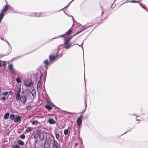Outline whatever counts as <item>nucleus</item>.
<instances>
[{"instance_id": "obj_1", "label": "nucleus", "mask_w": 148, "mask_h": 148, "mask_svg": "<svg viewBox=\"0 0 148 148\" xmlns=\"http://www.w3.org/2000/svg\"><path fill=\"white\" fill-rule=\"evenodd\" d=\"M58 58H58V55L56 53V55L54 54L50 55L49 56V61L48 60L46 59L43 62V63L45 64L46 69H47L48 66L50 65H52L57 60Z\"/></svg>"}, {"instance_id": "obj_2", "label": "nucleus", "mask_w": 148, "mask_h": 148, "mask_svg": "<svg viewBox=\"0 0 148 148\" xmlns=\"http://www.w3.org/2000/svg\"><path fill=\"white\" fill-rule=\"evenodd\" d=\"M18 89L16 92H15L16 99V101H18L20 99L21 102L23 104H25L26 101V97L25 95L20 96L21 92V87H18Z\"/></svg>"}, {"instance_id": "obj_3", "label": "nucleus", "mask_w": 148, "mask_h": 148, "mask_svg": "<svg viewBox=\"0 0 148 148\" xmlns=\"http://www.w3.org/2000/svg\"><path fill=\"white\" fill-rule=\"evenodd\" d=\"M65 51L64 47V45L62 44L59 46L58 48L56 54L58 55V58H61L63 54H65Z\"/></svg>"}, {"instance_id": "obj_4", "label": "nucleus", "mask_w": 148, "mask_h": 148, "mask_svg": "<svg viewBox=\"0 0 148 148\" xmlns=\"http://www.w3.org/2000/svg\"><path fill=\"white\" fill-rule=\"evenodd\" d=\"M9 7L11 8V7H10L8 5L6 4L4 5L3 8L1 9L0 13V23H1V20L5 15V12L9 8Z\"/></svg>"}, {"instance_id": "obj_5", "label": "nucleus", "mask_w": 148, "mask_h": 148, "mask_svg": "<svg viewBox=\"0 0 148 148\" xmlns=\"http://www.w3.org/2000/svg\"><path fill=\"white\" fill-rule=\"evenodd\" d=\"M8 31V28L7 25L5 23H2L0 25V32L3 34H6Z\"/></svg>"}, {"instance_id": "obj_6", "label": "nucleus", "mask_w": 148, "mask_h": 148, "mask_svg": "<svg viewBox=\"0 0 148 148\" xmlns=\"http://www.w3.org/2000/svg\"><path fill=\"white\" fill-rule=\"evenodd\" d=\"M41 132L40 130H36V133L34 136H35L36 137H38L40 140V141H42L44 139V135L43 133H42V136L41 137Z\"/></svg>"}, {"instance_id": "obj_7", "label": "nucleus", "mask_w": 148, "mask_h": 148, "mask_svg": "<svg viewBox=\"0 0 148 148\" xmlns=\"http://www.w3.org/2000/svg\"><path fill=\"white\" fill-rule=\"evenodd\" d=\"M82 114L80 115L77 118L76 121V123H77V125L79 127V129L80 127L81 126L82 123Z\"/></svg>"}, {"instance_id": "obj_8", "label": "nucleus", "mask_w": 148, "mask_h": 148, "mask_svg": "<svg viewBox=\"0 0 148 148\" xmlns=\"http://www.w3.org/2000/svg\"><path fill=\"white\" fill-rule=\"evenodd\" d=\"M72 33V31L71 29V28H70L68 31L66 32L64 34L59 36L60 37H63L65 38H68V36Z\"/></svg>"}, {"instance_id": "obj_9", "label": "nucleus", "mask_w": 148, "mask_h": 148, "mask_svg": "<svg viewBox=\"0 0 148 148\" xmlns=\"http://www.w3.org/2000/svg\"><path fill=\"white\" fill-rule=\"evenodd\" d=\"M32 85L33 84L32 82V80L31 79L30 81L29 82L27 80H26L24 82V85L26 87H31Z\"/></svg>"}, {"instance_id": "obj_10", "label": "nucleus", "mask_w": 148, "mask_h": 148, "mask_svg": "<svg viewBox=\"0 0 148 148\" xmlns=\"http://www.w3.org/2000/svg\"><path fill=\"white\" fill-rule=\"evenodd\" d=\"M47 16V15L45 12H36V17H40Z\"/></svg>"}, {"instance_id": "obj_11", "label": "nucleus", "mask_w": 148, "mask_h": 148, "mask_svg": "<svg viewBox=\"0 0 148 148\" xmlns=\"http://www.w3.org/2000/svg\"><path fill=\"white\" fill-rule=\"evenodd\" d=\"M72 44V42H70V43L64 44V48L65 49H69L70 48Z\"/></svg>"}, {"instance_id": "obj_12", "label": "nucleus", "mask_w": 148, "mask_h": 148, "mask_svg": "<svg viewBox=\"0 0 148 148\" xmlns=\"http://www.w3.org/2000/svg\"><path fill=\"white\" fill-rule=\"evenodd\" d=\"M64 44L65 43H70V42L72 38V37H71L70 38H65L64 37Z\"/></svg>"}, {"instance_id": "obj_13", "label": "nucleus", "mask_w": 148, "mask_h": 148, "mask_svg": "<svg viewBox=\"0 0 148 148\" xmlns=\"http://www.w3.org/2000/svg\"><path fill=\"white\" fill-rule=\"evenodd\" d=\"M36 50H35V51ZM34 50L33 51H32L31 52H29V53H27L25 54H23V55H20L19 56H18L17 57H15V58H13V59H14V60H16V59H17L20 58H21L22 57H23V56H25V55H27V54H28L29 53H32V52H33L34 51Z\"/></svg>"}, {"instance_id": "obj_14", "label": "nucleus", "mask_w": 148, "mask_h": 148, "mask_svg": "<svg viewBox=\"0 0 148 148\" xmlns=\"http://www.w3.org/2000/svg\"><path fill=\"white\" fill-rule=\"evenodd\" d=\"M21 120V117L20 116H17L15 117L14 119V122L17 123L20 121Z\"/></svg>"}, {"instance_id": "obj_15", "label": "nucleus", "mask_w": 148, "mask_h": 148, "mask_svg": "<svg viewBox=\"0 0 148 148\" xmlns=\"http://www.w3.org/2000/svg\"><path fill=\"white\" fill-rule=\"evenodd\" d=\"M48 122L51 124H55L56 123V121L53 120L52 118H50L48 120Z\"/></svg>"}, {"instance_id": "obj_16", "label": "nucleus", "mask_w": 148, "mask_h": 148, "mask_svg": "<svg viewBox=\"0 0 148 148\" xmlns=\"http://www.w3.org/2000/svg\"><path fill=\"white\" fill-rule=\"evenodd\" d=\"M46 140H45L44 142V145L43 148H50V146L48 143L46 142Z\"/></svg>"}, {"instance_id": "obj_17", "label": "nucleus", "mask_w": 148, "mask_h": 148, "mask_svg": "<svg viewBox=\"0 0 148 148\" xmlns=\"http://www.w3.org/2000/svg\"><path fill=\"white\" fill-rule=\"evenodd\" d=\"M45 108L48 110H51L52 109V106L51 104L49 105L48 104L46 105L45 106Z\"/></svg>"}, {"instance_id": "obj_18", "label": "nucleus", "mask_w": 148, "mask_h": 148, "mask_svg": "<svg viewBox=\"0 0 148 148\" xmlns=\"http://www.w3.org/2000/svg\"><path fill=\"white\" fill-rule=\"evenodd\" d=\"M17 143L19 145L21 146L24 145H25L24 143L21 140H18L17 141Z\"/></svg>"}, {"instance_id": "obj_19", "label": "nucleus", "mask_w": 148, "mask_h": 148, "mask_svg": "<svg viewBox=\"0 0 148 148\" xmlns=\"http://www.w3.org/2000/svg\"><path fill=\"white\" fill-rule=\"evenodd\" d=\"M74 0H72L68 4V5L65 6V7H64V8H62V9L60 10H58V11H57L56 12H58L59 11H60L62 10L64 8H65V9H66L70 5V4H71V3L72 2H73Z\"/></svg>"}, {"instance_id": "obj_20", "label": "nucleus", "mask_w": 148, "mask_h": 148, "mask_svg": "<svg viewBox=\"0 0 148 148\" xmlns=\"http://www.w3.org/2000/svg\"><path fill=\"white\" fill-rule=\"evenodd\" d=\"M84 27L82 25V27L80 28L79 29V31H77V34H79V33H80L82 32L84 30H85L84 28Z\"/></svg>"}, {"instance_id": "obj_21", "label": "nucleus", "mask_w": 148, "mask_h": 148, "mask_svg": "<svg viewBox=\"0 0 148 148\" xmlns=\"http://www.w3.org/2000/svg\"><path fill=\"white\" fill-rule=\"evenodd\" d=\"M105 13H106V12L105 11H103L102 12L101 14V16H102V17H103V19H104L105 18H107V17L108 16H105V15H104ZM103 20H104V19L102 21H103Z\"/></svg>"}, {"instance_id": "obj_22", "label": "nucleus", "mask_w": 148, "mask_h": 148, "mask_svg": "<svg viewBox=\"0 0 148 148\" xmlns=\"http://www.w3.org/2000/svg\"><path fill=\"white\" fill-rule=\"evenodd\" d=\"M53 142L54 146L56 148H58V147L60 146L58 144L56 141L54 140Z\"/></svg>"}, {"instance_id": "obj_23", "label": "nucleus", "mask_w": 148, "mask_h": 148, "mask_svg": "<svg viewBox=\"0 0 148 148\" xmlns=\"http://www.w3.org/2000/svg\"><path fill=\"white\" fill-rule=\"evenodd\" d=\"M92 26L91 25H90L89 23H87L86 25L83 26L84 29L85 30L88 28Z\"/></svg>"}, {"instance_id": "obj_24", "label": "nucleus", "mask_w": 148, "mask_h": 148, "mask_svg": "<svg viewBox=\"0 0 148 148\" xmlns=\"http://www.w3.org/2000/svg\"><path fill=\"white\" fill-rule=\"evenodd\" d=\"M10 115V114L8 112H7L5 113L4 116V118L5 119H8L9 116Z\"/></svg>"}, {"instance_id": "obj_25", "label": "nucleus", "mask_w": 148, "mask_h": 148, "mask_svg": "<svg viewBox=\"0 0 148 148\" xmlns=\"http://www.w3.org/2000/svg\"><path fill=\"white\" fill-rule=\"evenodd\" d=\"M12 148H21V147L18 145H13Z\"/></svg>"}, {"instance_id": "obj_26", "label": "nucleus", "mask_w": 148, "mask_h": 148, "mask_svg": "<svg viewBox=\"0 0 148 148\" xmlns=\"http://www.w3.org/2000/svg\"><path fill=\"white\" fill-rule=\"evenodd\" d=\"M31 93L32 95L34 97L36 95V91H35V90L34 89H33Z\"/></svg>"}, {"instance_id": "obj_27", "label": "nucleus", "mask_w": 148, "mask_h": 148, "mask_svg": "<svg viewBox=\"0 0 148 148\" xmlns=\"http://www.w3.org/2000/svg\"><path fill=\"white\" fill-rule=\"evenodd\" d=\"M10 118L11 120H12L15 118V116L14 114H10Z\"/></svg>"}, {"instance_id": "obj_28", "label": "nucleus", "mask_w": 148, "mask_h": 148, "mask_svg": "<svg viewBox=\"0 0 148 148\" xmlns=\"http://www.w3.org/2000/svg\"><path fill=\"white\" fill-rule=\"evenodd\" d=\"M69 127H68V129H66L64 130V134L65 135H66L68 133V129Z\"/></svg>"}, {"instance_id": "obj_29", "label": "nucleus", "mask_w": 148, "mask_h": 148, "mask_svg": "<svg viewBox=\"0 0 148 148\" xmlns=\"http://www.w3.org/2000/svg\"><path fill=\"white\" fill-rule=\"evenodd\" d=\"M55 134L56 139L58 140H59V134L58 133H57L56 132H55Z\"/></svg>"}, {"instance_id": "obj_30", "label": "nucleus", "mask_w": 148, "mask_h": 148, "mask_svg": "<svg viewBox=\"0 0 148 148\" xmlns=\"http://www.w3.org/2000/svg\"><path fill=\"white\" fill-rule=\"evenodd\" d=\"M29 15L31 16L36 17V12H31L29 14Z\"/></svg>"}, {"instance_id": "obj_31", "label": "nucleus", "mask_w": 148, "mask_h": 148, "mask_svg": "<svg viewBox=\"0 0 148 148\" xmlns=\"http://www.w3.org/2000/svg\"><path fill=\"white\" fill-rule=\"evenodd\" d=\"M16 81L18 83H20L21 81V78L19 77H18L16 78Z\"/></svg>"}, {"instance_id": "obj_32", "label": "nucleus", "mask_w": 148, "mask_h": 148, "mask_svg": "<svg viewBox=\"0 0 148 148\" xmlns=\"http://www.w3.org/2000/svg\"><path fill=\"white\" fill-rule=\"evenodd\" d=\"M41 81H40V80H39L37 84V88L38 89L39 88L40 86Z\"/></svg>"}, {"instance_id": "obj_33", "label": "nucleus", "mask_w": 148, "mask_h": 148, "mask_svg": "<svg viewBox=\"0 0 148 148\" xmlns=\"http://www.w3.org/2000/svg\"><path fill=\"white\" fill-rule=\"evenodd\" d=\"M8 68L9 70L12 69L14 68L13 65L12 64H10L8 66Z\"/></svg>"}, {"instance_id": "obj_34", "label": "nucleus", "mask_w": 148, "mask_h": 148, "mask_svg": "<svg viewBox=\"0 0 148 148\" xmlns=\"http://www.w3.org/2000/svg\"><path fill=\"white\" fill-rule=\"evenodd\" d=\"M19 137H20L21 139H24L25 138V135L24 134H22L20 135V136H19Z\"/></svg>"}, {"instance_id": "obj_35", "label": "nucleus", "mask_w": 148, "mask_h": 148, "mask_svg": "<svg viewBox=\"0 0 148 148\" xmlns=\"http://www.w3.org/2000/svg\"><path fill=\"white\" fill-rule=\"evenodd\" d=\"M60 37V36H58L55 37H54V38H51V39H49V42H51V41H52L54 39L58 38H59Z\"/></svg>"}, {"instance_id": "obj_36", "label": "nucleus", "mask_w": 148, "mask_h": 148, "mask_svg": "<svg viewBox=\"0 0 148 148\" xmlns=\"http://www.w3.org/2000/svg\"><path fill=\"white\" fill-rule=\"evenodd\" d=\"M32 129L30 127H28L25 130V131L26 132L28 133L31 131Z\"/></svg>"}, {"instance_id": "obj_37", "label": "nucleus", "mask_w": 148, "mask_h": 148, "mask_svg": "<svg viewBox=\"0 0 148 148\" xmlns=\"http://www.w3.org/2000/svg\"><path fill=\"white\" fill-rule=\"evenodd\" d=\"M0 100L1 101H5L6 100V97L5 96H3L1 98H0Z\"/></svg>"}, {"instance_id": "obj_38", "label": "nucleus", "mask_w": 148, "mask_h": 148, "mask_svg": "<svg viewBox=\"0 0 148 148\" xmlns=\"http://www.w3.org/2000/svg\"><path fill=\"white\" fill-rule=\"evenodd\" d=\"M34 138L35 139L34 143L35 144L37 143L38 142L37 137H36L35 136H34Z\"/></svg>"}, {"instance_id": "obj_39", "label": "nucleus", "mask_w": 148, "mask_h": 148, "mask_svg": "<svg viewBox=\"0 0 148 148\" xmlns=\"http://www.w3.org/2000/svg\"><path fill=\"white\" fill-rule=\"evenodd\" d=\"M51 106H52V107H53L55 108V109H60V110H61L58 107L56 106L54 104H51Z\"/></svg>"}, {"instance_id": "obj_40", "label": "nucleus", "mask_w": 148, "mask_h": 148, "mask_svg": "<svg viewBox=\"0 0 148 148\" xmlns=\"http://www.w3.org/2000/svg\"><path fill=\"white\" fill-rule=\"evenodd\" d=\"M2 65L4 67H5L6 66V62L4 61H3V63L2 64Z\"/></svg>"}, {"instance_id": "obj_41", "label": "nucleus", "mask_w": 148, "mask_h": 148, "mask_svg": "<svg viewBox=\"0 0 148 148\" xmlns=\"http://www.w3.org/2000/svg\"><path fill=\"white\" fill-rule=\"evenodd\" d=\"M10 71L13 74H15V69L13 68L12 69H11V70H10Z\"/></svg>"}, {"instance_id": "obj_42", "label": "nucleus", "mask_w": 148, "mask_h": 148, "mask_svg": "<svg viewBox=\"0 0 148 148\" xmlns=\"http://www.w3.org/2000/svg\"><path fill=\"white\" fill-rule=\"evenodd\" d=\"M38 121L37 120L34 121H32V123L33 125H34L36 123H37Z\"/></svg>"}, {"instance_id": "obj_43", "label": "nucleus", "mask_w": 148, "mask_h": 148, "mask_svg": "<svg viewBox=\"0 0 148 148\" xmlns=\"http://www.w3.org/2000/svg\"><path fill=\"white\" fill-rule=\"evenodd\" d=\"M8 92H6L2 93V95L4 96H6L8 95Z\"/></svg>"}, {"instance_id": "obj_44", "label": "nucleus", "mask_w": 148, "mask_h": 148, "mask_svg": "<svg viewBox=\"0 0 148 148\" xmlns=\"http://www.w3.org/2000/svg\"><path fill=\"white\" fill-rule=\"evenodd\" d=\"M40 78L39 80H40V81H41V79L42 78V76H43V73H42V72H40Z\"/></svg>"}, {"instance_id": "obj_45", "label": "nucleus", "mask_w": 148, "mask_h": 148, "mask_svg": "<svg viewBox=\"0 0 148 148\" xmlns=\"http://www.w3.org/2000/svg\"><path fill=\"white\" fill-rule=\"evenodd\" d=\"M84 101H85V108H86L87 107V102L86 101L85 98L84 99Z\"/></svg>"}, {"instance_id": "obj_46", "label": "nucleus", "mask_w": 148, "mask_h": 148, "mask_svg": "<svg viewBox=\"0 0 148 148\" xmlns=\"http://www.w3.org/2000/svg\"><path fill=\"white\" fill-rule=\"evenodd\" d=\"M132 130V128H130V129L129 130L127 131V132H125V133H124L123 134H122L121 135H123V134H125V133H127V132H130V131H131V130Z\"/></svg>"}, {"instance_id": "obj_47", "label": "nucleus", "mask_w": 148, "mask_h": 148, "mask_svg": "<svg viewBox=\"0 0 148 148\" xmlns=\"http://www.w3.org/2000/svg\"><path fill=\"white\" fill-rule=\"evenodd\" d=\"M64 12V13L66 14L67 15L69 16H70V17H71L72 18V20H73V21L74 20V18H73V16H71V15H68L65 12Z\"/></svg>"}, {"instance_id": "obj_48", "label": "nucleus", "mask_w": 148, "mask_h": 148, "mask_svg": "<svg viewBox=\"0 0 148 148\" xmlns=\"http://www.w3.org/2000/svg\"><path fill=\"white\" fill-rule=\"evenodd\" d=\"M139 3V4L140 5V6L142 8H144V9H145V8H144V6H143V5H142V4L141 3Z\"/></svg>"}, {"instance_id": "obj_49", "label": "nucleus", "mask_w": 148, "mask_h": 148, "mask_svg": "<svg viewBox=\"0 0 148 148\" xmlns=\"http://www.w3.org/2000/svg\"><path fill=\"white\" fill-rule=\"evenodd\" d=\"M136 1V0H133L131 1H130V2H131V3H135Z\"/></svg>"}, {"instance_id": "obj_50", "label": "nucleus", "mask_w": 148, "mask_h": 148, "mask_svg": "<svg viewBox=\"0 0 148 148\" xmlns=\"http://www.w3.org/2000/svg\"><path fill=\"white\" fill-rule=\"evenodd\" d=\"M131 115L133 116H136V118H137L138 117V116L137 115H136L134 113H133L132 114H131Z\"/></svg>"}, {"instance_id": "obj_51", "label": "nucleus", "mask_w": 148, "mask_h": 148, "mask_svg": "<svg viewBox=\"0 0 148 148\" xmlns=\"http://www.w3.org/2000/svg\"><path fill=\"white\" fill-rule=\"evenodd\" d=\"M84 40L82 42V44H81V45H79V44H77L78 46H79V47H82V45L83 44V42H84Z\"/></svg>"}, {"instance_id": "obj_52", "label": "nucleus", "mask_w": 148, "mask_h": 148, "mask_svg": "<svg viewBox=\"0 0 148 148\" xmlns=\"http://www.w3.org/2000/svg\"><path fill=\"white\" fill-rule=\"evenodd\" d=\"M2 61L0 60V68L2 66Z\"/></svg>"}, {"instance_id": "obj_53", "label": "nucleus", "mask_w": 148, "mask_h": 148, "mask_svg": "<svg viewBox=\"0 0 148 148\" xmlns=\"http://www.w3.org/2000/svg\"><path fill=\"white\" fill-rule=\"evenodd\" d=\"M5 41H6V42L7 43V44H8V45L9 46V47H11V45H10V44H9V43L7 41V40H5Z\"/></svg>"}, {"instance_id": "obj_54", "label": "nucleus", "mask_w": 148, "mask_h": 148, "mask_svg": "<svg viewBox=\"0 0 148 148\" xmlns=\"http://www.w3.org/2000/svg\"><path fill=\"white\" fill-rule=\"evenodd\" d=\"M136 121H138V123H136L138 124V123H140V120L139 119H136Z\"/></svg>"}, {"instance_id": "obj_55", "label": "nucleus", "mask_w": 148, "mask_h": 148, "mask_svg": "<svg viewBox=\"0 0 148 148\" xmlns=\"http://www.w3.org/2000/svg\"><path fill=\"white\" fill-rule=\"evenodd\" d=\"M78 143H76L75 145V146L76 147V146L78 145Z\"/></svg>"}, {"instance_id": "obj_56", "label": "nucleus", "mask_w": 148, "mask_h": 148, "mask_svg": "<svg viewBox=\"0 0 148 148\" xmlns=\"http://www.w3.org/2000/svg\"><path fill=\"white\" fill-rule=\"evenodd\" d=\"M12 92V91H9V93L10 94H11Z\"/></svg>"}, {"instance_id": "obj_57", "label": "nucleus", "mask_w": 148, "mask_h": 148, "mask_svg": "<svg viewBox=\"0 0 148 148\" xmlns=\"http://www.w3.org/2000/svg\"><path fill=\"white\" fill-rule=\"evenodd\" d=\"M1 90H2V88L0 86V93H1Z\"/></svg>"}, {"instance_id": "obj_58", "label": "nucleus", "mask_w": 148, "mask_h": 148, "mask_svg": "<svg viewBox=\"0 0 148 148\" xmlns=\"http://www.w3.org/2000/svg\"><path fill=\"white\" fill-rule=\"evenodd\" d=\"M0 38L2 40H4V39H3V38H2V37H1L0 36Z\"/></svg>"}, {"instance_id": "obj_59", "label": "nucleus", "mask_w": 148, "mask_h": 148, "mask_svg": "<svg viewBox=\"0 0 148 148\" xmlns=\"http://www.w3.org/2000/svg\"><path fill=\"white\" fill-rule=\"evenodd\" d=\"M127 2H128V1H125L124 2L123 4H124V3H125Z\"/></svg>"}, {"instance_id": "obj_60", "label": "nucleus", "mask_w": 148, "mask_h": 148, "mask_svg": "<svg viewBox=\"0 0 148 148\" xmlns=\"http://www.w3.org/2000/svg\"><path fill=\"white\" fill-rule=\"evenodd\" d=\"M77 35V34H75V35H73V36H72L71 37H73V36H76V35Z\"/></svg>"}, {"instance_id": "obj_61", "label": "nucleus", "mask_w": 148, "mask_h": 148, "mask_svg": "<svg viewBox=\"0 0 148 148\" xmlns=\"http://www.w3.org/2000/svg\"><path fill=\"white\" fill-rule=\"evenodd\" d=\"M29 106H30L29 105H28L27 106V108H29Z\"/></svg>"}, {"instance_id": "obj_62", "label": "nucleus", "mask_w": 148, "mask_h": 148, "mask_svg": "<svg viewBox=\"0 0 148 148\" xmlns=\"http://www.w3.org/2000/svg\"><path fill=\"white\" fill-rule=\"evenodd\" d=\"M148 12V11L145 8V9Z\"/></svg>"}, {"instance_id": "obj_63", "label": "nucleus", "mask_w": 148, "mask_h": 148, "mask_svg": "<svg viewBox=\"0 0 148 148\" xmlns=\"http://www.w3.org/2000/svg\"><path fill=\"white\" fill-rule=\"evenodd\" d=\"M24 91H22V93H24Z\"/></svg>"}, {"instance_id": "obj_64", "label": "nucleus", "mask_w": 148, "mask_h": 148, "mask_svg": "<svg viewBox=\"0 0 148 148\" xmlns=\"http://www.w3.org/2000/svg\"><path fill=\"white\" fill-rule=\"evenodd\" d=\"M61 148V147H60V146H59V147H58V148Z\"/></svg>"}]
</instances>
